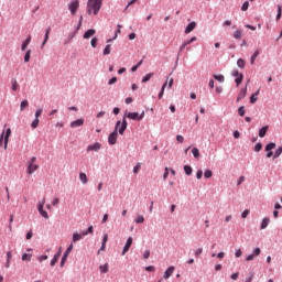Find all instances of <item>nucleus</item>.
Wrapping results in <instances>:
<instances>
[{"label": "nucleus", "mask_w": 282, "mask_h": 282, "mask_svg": "<svg viewBox=\"0 0 282 282\" xmlns=\"http://www.w3.org/2000/svg\"><path fill=\"white\" fill-rule=\"evenodd\" d=\"M174 272H175V267H169L164 272V275H163L164 279H171Z\"/></svg>", "instance_id": "nucleus-13"}, {"label": "nucleus", "mask_w": 282, "mask_h": 282, "mask_svg": "<svg viewBox=\"0 0 282 282\" xmlns=\"http://www.w3.org/2000/svg\"><path fill=\"white\" fill-rule=\"evenodd\" d=\"M10 261H12V251L7 252V263L6 268H10Z\"/></svg>", "instance_id": "nucleus-26"}, {"label": "nucleus", "mask_w": 282, "mask_h": 282, "mask_svg": "<svg viewBox=\"0 0 282 282\" xmlns=\"http://www.w3.org/2000/svg\"><path fill=\"white\" fill-rule=\"evenodd\" d=\"M164 89H166V83L163 84L161 91L159 93V98L162 99V96H164Z\"/></svg>", "instance_id": "nucleus-50"}, {"label": "nucleus", "mask_w": 282, "mask_h": 282, "mask_svg": "<svg viewBox=\"0 0 282 282\" xmlns=\"http://www.w3.org/2000/svg\"><path fill=\"white\" fill-rule=\"evenodd\" d=\"M28 107H30V102L28 101V99L22 100L20 104V111H24L25 109H28Z\"/></svg>", "instance_id": "nucleus-22"}, {"label": "nucleus", "mask_w": 282, "mask_h": 282, "mask_svg": "<svg viewBox=\"0 0 282 282\" xmlns=\"http://www.w3.org/2000/svg\"><path fill=\"white\" fill-rule=\"evenodd\" d=\"M39 122L40 120L35 118L31 123L32 129H36L39 127Z\"/></svg>", "instance_id": "nucleus-47"}, {"label": "nucleus", "mask_w": 282, "mask_h": 282, "mask_svg": "<svg viewBox=\"0 0 282 282\" xmlns=\"http://www.w3.org/2000/svg\"><path fill=\"white\" fill-rule=\"evenodd\" d=\"M231 75L236 77L235 83L237 87H239V85L243 83V74L239 73V70L236 69L232 70Z\"/></svg>", "instance_id": "nucleus-7"}, {"label": "nucleus", "mask_w": 282, "mask_h": 282, "mask_svg": "<svg viewBox=\"0 0 282 282\" xmlns=\"http://www.w3.org/2000/svg\"><path fill=\"white\" fill-rule=\"evenodd\" d=\"M241 36H243V32L241 30L234 32V39H241Z\"/></svg>", "instance_id": "nucleus-31"}, {"label": "nucleus", "mask_w": 282, "mask_h": 282, "mask_svg": "<svg viewBox=\"0 0 282 282\" xmlns=\"http://www.w3.org/2000/svg\"><path fill=\"white\" fill-rule=\"evenodd\" d=\"M248 8H250V3L248 1H246L242 7H241V10L242 12H246L248 10Z\"/></svg>", "instance_id": "nucleus-48"}, {"label": "nucleus", "mask_w": 282, "mask_h": 282, "mask_svg": "<svg viewBox=\"0 0 282 282\" xmlns=\"http://www.w3.org/2000/svg\"><path fill=\"white\" fill-rule=\"evenodd\" d=\"M6 132H2L0 135V147H4L6 148Z\"/></svg>", "instance_id": "nucleus-34"}, {"label": "nucleus", "mask_w": 282, "mask_h": 282, "mask_svg": "<svg viewBox=\"0 0 282 282\" xmlns=\"http://www.w3.org/2000/svg\"><path fill=\"white\" fill-rule=\"evenodd\" d=\"M195 41H197V37L196 36H194V37H192L189 41H187V42H184L182 45H181V47H180V52H183V50L186 47V45H191V43H195Z\"/></svg>", "instance_id": "nucleus-19"}, {"label": "nucleus", "mask_w": 282, "mask_h": 282, "mask_svg": "<svg viewBox=\"0 0 282 282\" xmlns=\"http://www.w3.org/2000/svg\"><path fill=\"white\" fill-rule=\"evenodd\" d=\"M111 54V44H108L104 50V56H109Z\"/></svg>", "instance_id": "nucleus-29"}, {"label": "nucleus", "mask_w": 282, "mask_h": 282, "mask_svg": "<svg viewBox=\"0 0 282 282\" xmlns=\"http://www.w3.org/2000/svg\"><path fill=\"white\" fill-rule=\"evenodd\" d=\"M204 177H206L207 180H209V177H213V171L206 170L204 173Z\"/></svg>", "instance_id": "nucleus-45"}, {"label": "nucleus", "mask_w": 282, "mask_h": 282, "mask_svg": "<svg viewBox=\"0 0 282 282\" xmlns=\"http://www.w3.org/2000/svg\"><path fill=\"white\" fill-rule=\"evenodd\" d=\"M268 129H270V127L264 126L259 130V138H265V134L268 133Z\"/></svg>", "instance_id": "nucleus-20"}, {"label": "nucleus", "mask_w": 282, "mask_h": 282, "mask_svg": "<svg viewBox=\"0 0 282 282\" xmlns=\"http://www.w3.org/2000/svg\"><path fill=\"white\" fill-rule=\"evenodd\" d=\"M269 224H270V218H263L261 223V230H265Z\"/></svg>", "instance_id": "nucleus-24"}, {"label": "nucleus", "mask_w": 282, "mask_h": 282, "mask_svg": "<svg viewBox=\"0 0 282 282\" xmlns=\"http://www.w3.org/2000/svg\"><path fill=\"white\" fill-rule=\"evenodd\" d=\"M281 153H282V145L279 147V148L275 150L274 155H273L274 160H276V158H280V156H281Z\"/></svg>", "instance_id": "nucleus-30"}, {"label": "nucleus", "mask_w": 282, "mask_h": 282, "mask_svg": "<svg viewBox=\"0 0 282 282\" xmlns=\"http://www.w3.org/2000/svg\"><path fill=\"white\" fill-rule=\"evenodd\" d=\"M97 43H98V39L93 37L90 41L91 47H96Z\"/></svg>", "instance_id": "nucleus-57"}, {"label": "nucleus", "mask_w": 282, "mask_h": 282, "mask_svg": "<svg viewBox=\"0 0 282 282\" xmlns=\"http://www.w3.org/2000/svg\"><path fill=\"white\" fill-rule=\"evenodd\" d=\"M151 257V251L150 250H145L143 253V259H149Z\"/></svg>", "instance_id": "nucleus-59"}, {"label": "nucleus", "mask_w": 282, "mask_h": 282, "mask_svg": "<svg viewBox=\"0 0 282 282\" xmlns=\"http://www.w3.org/2000/svg\"><path fill=\"white\" fill-rule=\"evenodd\" d=\"M176 140L182 144V142H184V137H182V134H177Z\"/></svg>", "instance_id": "nucleus-64"}, {"label": "nucleus", "mask_w": 282, "mask_h": 282, "mask_svg": "<svg viewBox=\"0 0 282 282\" xmlns=\"http://www.w3.org/2000/svg\"><path fill=\"white\" fill-rule=\"evenodd\" d=\"M141 166H142V165H141L140 163H138V164L133 167V173H135V174L140 173Z\"/></svg>", "instance_id": "nucleus-52"}, {"label": "nucleus", "mask_w": 282, "mask_h": 282, "mask_svg": "<svg viewBox=\"0 0 282 282\" xmlns=\"http://www.w3.org/2000/svg\"><path fill=\"white\" fill-rule=\"evenodd\" d=\"M83 239V236L80 234H74L73 235V241L76 243V241H80Z\"/></svg>", "instance_id": "nucleus-40"}, {"label": "nucleus", "mask_w": 282, "mask_h": 282, "mask_svg": "<svg viewBox=\"0 0 282 282\" xmlns=\"http://www.w3.org/2000/svg\"><path fill=\"white\" fill-rule=\"evenodd\" d=\"M43 206H45V199H43L42 203H39V205H37L39 213L43 212Z\"/></svg>", "instance_id": "nucleus-49"}, {"label": "nucleus", "mask_w": 282, "mask_h": 282, "mask_svg": "<svg viewBox=\"0 0 282 282\" xmlns=\"http://www.w3.org/2000/svg\"><path fill=\"white\" fill-rule=\"evenodd\" d=\"M22 261H32V253H24L22 256Z\"/></svg>", "instance_id": "nucleus-35"}, {"label": "nucleus", "mask_w": 282, "mask_h": 282, "mask_svg": "<svg viewBox=\"0 0 282 282\" xmlns=\"http://www.w3.org/2000/svg\"><path fill=\"white\" fill-rule=\"evenodd\" d=\"M101 149H102V145L99 142H96L87 147V152L89 153V151H95L96 153H98V151H100Z\"/></svg>", "instance_id": "nucleus-8"}, {"label": "nucleus", "mask_w": 282, "mask_h": 282, "mask_svg": "<svg viewBox=\"0 0 282 282\" xmlns=\"http://www.w3.org/2000/svg\"><path fill=\"white\" fill-rule=\"evenodd\" d=\"M99 269H100L101 274H107V272H109V264L106 263L104 265H100Z\"/></svg>", "instance_id": "nucleus-25"}, {"label": "nucleus", "mask_w": 282, "mask_h": 282, "mask_svg": "<svg viewBox=\"0 0 282 282\" xmlns=\"http://www.w3.org/2000/svg\"><path fill=\"white\" fill-rule=\"evenodd\" d=\"M35 171H39V164H36V156H33L30 160L26 173L28 175H32Z\"/></svg>", "instance_id": "nucleus-4"}, {"label": "nucleus", "mask_w": 282, "mask_h": 282, "mask_svg": "<svg viewBox=\"0 0 282 282\" xmlns=\"http://www.w3.org/2000/svg\"><path fill=\"white\" fill-rule=\"evenodd\" d=\"M11 89L12 91H19V82L17 79H11Z\"/></svg>", "instance_id": "nucleus-23"}, {"label": "nucleus", "mask_w": 282, "mask_h": 282, "mask_svg": "<svg viewBox=\"0 0 282 282\" xmlns=\"http://www.w3.org/2000/svg\"><path fill=\"white\" fill-rule=\"evenodd\" d=\"M272 149H276V143L271 142L265 145V151H272Z\"/></svg>", "instance_id": "nucleus-28"}, {"label": "nucleus", "mask_w": 282, "mask_h": 282, "mask_svg": "<svg viewBox=\"0 0 282 282\" xmlns=\"http://www.w3.org/2000/svg\"><path fill=\"white\" fill-rule=\"evenodd\" d=\"M31 41H32V36L29 35L21 45L22 52H25V50H28V46L30 45Z\"/></svg>", "instance_id": "nucleus-16"}, {"label": "nucleus", "mask_w": 282, "mask_h": 282, "mask_svg": "<svg viewBox=\"0 0 282 282\" xmlns=\"http://www.w3.org/2000/svg\"><path fill=\"white\" fill-rule=\"evenodd\" d=\"M246 94H248V86L240 89L238 97H237V102H239V100H243V98H246Z\"/></svg>", "instance_id": "nucleus-11"}, {"label": "nucleus", "mask_w": 282, "mask_h": 282, "mask_svg": "<svg viewBox=\"0 0 282 282\" xmlns=\"http://www.w3.org/2000/svg\"><path fill=\"white\" fill-rule=\"evenodd\" d=\"M195 28H197V23L191 22L185 29V34H191V32H193V30H195Z\"/></svg>", "instance_id": "nucleus-15"}, {"label": "nucleus", "mask_w": 282, "mask_h": 282, "mask_svg": "<svg viewBox=\"0 0 282 282\" xmlns=\"http://www.w3.org/2000/svg\"><path fill=\"white\" fill-rule=\"evenodd\" d=\"M31 54H32L31 50L26 51V53L24 55V63H30Z\"/></svg>", "instance_id": "nucleus-37"}, {"label": "nucleus", "mask_w": 282, "mask_h": 282, "mask_svg": "<svg viewBox=\"0 0 282 282\" xmlns=\"http://www.w3.org/2000/svg\"><path fill=\"white\" fill-rule=\"evenodd\" d=\"M237 65L238 67H240L241 69H243V67H246V61L243 58H239L237 61Z\"/></svg>", "instance_id": "nucleus-33"}, {"label": "nucleus", "mask_w": 282, "mask_h": 282, "mask_svg": "<svg viewBox=\"0 0 282 282\" xmlns=\"http://www.w3.org/2000/svg\"><path fill=\"white\" fill-rule=\"evenodd\" d=\"M260 52L256 51L253 55L251 56V65H254V61H257V56H259Z\"/></svg>", "instance_id": "nucleus-43"}, {"label": "nucleus", "mask_w": 282, "mask_h": 282, "mask_svg": "<svg viewBox=\"0 0 282 282\" xmlns=\"http://www.w3.org/2000/svg\"><path fill=\"white\" fill-rule=\"evenodd\" d=\"M120 127H122L121 121H117L115 126V131L108 137L109 144L113 145L118 141V133H120Z\"/></svg>", "instance_id": "nucleus-3"}, {"label": "nucleus", "mask_w": 282, "mask_h": 282, "mask_svg": "<svg viewBox=\"0 0 282 282\" xmlns=\"http://www.w3.org/2000/svg\"><path fill=\"white\" fill-rule=\"evenodd\" d=\"M83 124H85V119H77L70 122L72 129H76V127H83Z\"/></svg>", "instance_id": "nucleus-14"}, {"label": "nucleus", "mask_w": 282, "mask_h": 282, "mask_svg": "<svg viewBox=\"0 0 282 282\" xmlns=\"http://www.w3.org/2000/svg\"><path fill=\"white\" fill-rule=\"evenodd\" d=\"M78 8H80V2L78 0H73L69 4H68V10L70 11V13L73 15H76V12H78Z\"/></svg>", "instance_id": "nucleus-5"}, {"label": "nucleus", "mask_w": 282, "mask_h": 282, "mask_svg": "<svg viewBox=\"0 0 282 282\" xmlns=\"http://www.w3.org/2000/svg\"><path fill=\"white\" fill-rule=\"evenodd\" d=\"M61 250L54 256V258L51 260V265L52 268H54V265H56V263H58V259H61Z\"/></svg>", "instance_id": "nucleus-18"}, {"label": "nucleus", "mask_w": 282, "mask_h": 282, "mask_svg": "<svg viewBox=\"0 0 282 282\" xmlns=\"http://www.w3.org/2000/svg\"><path fill=\"white\" fill-rule=\"evenodd\" d=\"M83 235L84 237L87 235H94V226H89L87 231H84Z\"/></svg>", "instance_id": "nucleus-42"}, {"label": "nucleus", "mask_w": 282, "mask_h": 282, "mask_svg": "<svg viewBox=\"0 0 282 282\" xmlns=\"http://www.w3.org/2000/svg\"><path fill=\"white\" fill-rule=\"evenodd\" d=\"M50 32H52V28H48L46 31H45V35H44V41L42 43V48L45 47L47 41H50Z\"/></svg>", "instance_id": "nucleus-17"}, {"label": "nucleus", "mask_w": 282, "mask_h": 282, "mask_svg": "<svg viewBox=\"0 0 282 282\" xmlns=\"http://www.w3.org/2000/svg\"><path fill=\"white\" fill-rule=\"evenodd\" d=\"M184 171H185V174L193 175V167H191V165H185Z\"/></svg>", "instance_id": "nucleus-32"}, {"label": "nucleus", "mask_w": 282, "mask_h": 282, "mask_svg": "<svg viewBox=\"0 0 282 282\" xmlns=\"http://www.w3.org/2000/svg\"><path fill=\"white\" fill-rule=\"evenodd\" d=\"M202 252H204V249L203 248H198L196 251H195V257H199L202 254Z\"/></svg>", "instance_id": "nucleus-60"}, {"label": "nucleus", "mask_w": 282, "mask_h": 282, "mask_svg": "<svg viewBox=\"0 0 282 282\" xmlns=\"http://www.w3.org/2000/svg\"><path fill=\"white\" fill-rule=\"evenodd\" d=\"M101 8H102V0H88L87 2V13L89 15L98 14Z\"/></svg>", "instance_id": "nucleus-2"}, {"label": "nucleus", "mask_w": 282, "mask_h": 282, "mask_svg": "<svg viewBox=\"0 0 282 282\" xmlns=\"http://www.w3.org/2000/svg\"><path fill=\"white\" fill-rule=\"evenodd\" d=\"M250 102H251V105H254L257 102V96L256 95H251Z\"/></svg>", "instance_id": "nucleus-61"}, {"label": "nucleus", "mask_w": 282, "mask_h": 282, "mask_svg": "<svg viewBox=\"0 0 282 282\" xmlns=\"http://www.w3.org/2000/svg\"><path fill=\"white\" fill-rule=\"evenodd\" d=\"M203 175H204V172L202 170H198L196 173L197 180H202Z\"/></svg>", "instance_id": "nucleus-58"}, {"label": "nucleus", "mask_w": 282, "mask_h": 282, "mask_svg": "<svg viewBox=\"0 0 282 282\" xmlns=\"http://www.w3.org/2000/svg\"><path fill=\"white\" fill-rule=\"evenodd\" d=\"M281 14H282V7H281V4H278L276 21H279L281 19Z\"/></svg>", "instance_id": "nucleus-46"}, {"label": "nucleus", "mask_w": 282, "mask_h": 282, "mask_svg": "<svg viewBox=\"0 0 282 282\" xmlns=\"http://www.w3.org/2000/svg\"><path fill=\"white\" fill-rule=\"evenodd\" d=\"M116 83H118V77H112L109 79L108 85H116Z\"/></svg>", "instance_id": "nucleus-55"}, {"label": "nucleus", "mask_w": 282, "mask_h": 282, "mask_svg": "<svg viewBox=\"0 0 282 282\" xmlns=\"http://www.w3.org/2000/svg\"><path fill=\"white\" fill-rule=\"evenodd\" d=\"M152 77H153V73L147 74V75L142 78V83H149V80H151Z\"/></svg>", "instance_id": "nucleus-38"}, {"label": "nucleus", "mask_w": 282, "mask_h": 282, "mask_svg": "<svg viewBox=\"0 0 282 282\" xmlns=\"http://www.w3.org/2000/svg\"><path fill=\"white\" fill-rule=\"evenodd\" d=\"M192 153H193L194 158H196V160H199V149L193 148Z\"/></svg>", "instance_id": "nucleus-36"}, {"label": "nucleus", "mask_w": 282, "mask_h": 282, "mask_svg": "<svg viewBox=\"0 0 282 282\" xmlns=\"http://www.w3.org/2000/svg\"><path fill=\"white\" fill-rule=\"evenodd\" d=\"M94 34H96V30L89 29L88 31H86L84 33V39H91V36H94Z\"/></svg>", "instance_id": "nucleus-21"}, {"label": "nucleus", "mask_w": 282, "mask_h": 282, "mask_svg": "<svg viewBox=\"0 0 282 282\" xmlns=\"http://www.w3.org/2000/svg\"><path fill=\"white\" fill-rule=\"evenodd\" d=\"M79 180L83 184H87L88 180H87V174L85 173H79Z\"/></svg>", "instance_id": "nucleus-27"}, {"label": "nucleus", "mask_w": 282, "mask_h": 282, "mask_svg": "<svg viewBox=\"0 0 282 282\" xmlns=\"http://www.w3.org/2000/svg\"><path fill=\"white\" fill-rule=\"evenodd\" d=\"M165 83H166V85L169 84V88L173 87V78L167 77V80Z\"/></svg>", "instance_id": "nucleus-62"}, {"label": "nucleus", "mask_w": 282, "mask_h": 282, "mask_svg": "<svg viewBox=\"0 0 282 282\" xmlns=\"http://www.w3.org/2000/svg\"><path fill=\"white\" fill-rule=\"evenodd\" d=\"M57 204H61V199H58L57 197H55L52 202V206H56Z\"/></svg>", "instance_id": "nucleus-63"}, {"label": "nucleus", "mask_w": 282, "mask_h": 282, "mask_svg": "<svg viewBox=\"0 0 282 282\" xmlns=\"http://www.w3.org/2000/svg\"><path fill=\"white\" fill-rule=\"evenodd\" d=\"M40 215H42V217H44V219H50V215L44 209L42 212H40Z\"/></svg>", "instance_id": "nucleus-53"}, {"label": "nucleus", "mask_w": 282, "mask_h": 282, "mask_svg": "<svg viewBox=\"0 0 282 282\" xmlns=\"http://www.w3.org/2000/svg\"><path fill=\"white\" fill-rule=\"evenodd\" d=\"M48 257L47 256H40L37 258V260L40 261V263H43V261H47Z\"/></svg>", "instance_id": "nucleus-56"}, {"label": "nucleus", "mask_w": 282, "mask_h": 282, "mask_svg": "<svg viewBox=\"0 0 282 282\" xmlns=\"http://www.w3.org/2000/svg\"><path fill=\"white\" fill-rule=\"evenodd\" d=\"M127 118H129L130 120H142L144 118V111H142L141 115L138 112H127L121 121V127L119 128V135H124V131H127Z\"/></svg>", "instance_id": "nucleus-1"}, {"label": "nucleus", "mask_w": 282, "mask_h": 282, "mask_svg": "<svg viewBox=\"0 0 282 282\" xmlns=\"http://www.w3.org/2000/svg\"><path fill=\"white\" fill-rule=\"evenodd\" d=\"M238 113L239 116H241V118H243L246 116V107L243 106L239 107Z\"/></svg>", "instance_id": "nucleus-41"}, {"label": "nucleus", "mask_w": 282, "mask_h": 282, "mask_svg": "<svg viewBox=\"0 0 282 282\" xmlns=\"http://www.w3.org/2000/svg\"><path fill=\"white\" fill-rule=\"evenodd\" d=\"M259 254H261V248H256L253 253L247 256L246 261H254V258L259 257Z\"/></svg>", "instance_id": "nucleus-9"}, {"label": "nucleus", "mask_w": 282, "mask_h": 282, "mask_svg": "<svg viewBox=\"0 0 282 282\" xmlns=\"http://www.w3.org/2000/svg\"><path fill=\"white\" fill-rule=\"evenodd\" d=\"M137 224H144V216L138 215L137 218L134 219Z\"/></svg>", "instance_id": "nucleus-39"}, {"label": "nucleus", "mask_w": 282, "mask_h": 282, "mask_svg": "<svg viewBox=\"0 0 282 282\" xmlns=\"http://www.w3.org/2000/svg\"><path fill=\"white\" fill-rule=\"evenodd\" d=\"M133 245V238L132 237H129L124 247H123V250H122V257H124V254H127V252H129V248H131V246Z\"/></svg>", "instance_id": "nucleus-10"}, {"label": "nucleus", "mask_w": 282, "mask_h": 282, "mask_svg": "<svg viewBox=\"0 0 282 282\" xmlns=\"http://www.w3.org/2000/svg\"><path fill=\"white\" fill-rule=\"evenodd\" d=\"M215 80H218V83H224L225 77L224 75H214Z\"/></svg>", "instance_id": "nucleus-44"}, {"label": "nucleus", "mask_w": 282, "mask_h": 282, "mask_svg": "<svg viewBox=\"0 0 282 282\" xmlns=\"http://www.w3.org/2000/svg\"><path fill=\"white\" fill-rule=\"evenodd\" d=\"M261 149H263V145L261 143H257L254 147L256 153H259V151H261Z\"/></svg>", "instance_id": "nucleus-51"}, {"label": "nucleus", "mask_w": 282, "mask_h": 282, "mask_svg": "<svg viewBox=\"0 0 282 282\" xmlns=\"http://www.w3.org/2000/svg\"><path fill=\"white\" fill-rule=\"evenodd\" d=\"M72 250H74V243H70L68 246V248L65 250L62 260H61V268H63V265H65V261H67V258L69 257V253L72 252Z\"/></svg>", "instance_id": "nucleus-6"}, {"label": "nucleus", "mask_w": 282, "mask_h": 282, "mask_svg": "<svg viewBox=\"0 0 282 282\" xmlns=\"http://www.w3.org/2000/svg\"><path fill=\"white\" fill-rule=\"evenodd\" d=\"M10 135H12V130L8 128L4 133V150L8 149V142H10Z\"/></svg>", "instance_id": "nucleus-12"}, {"label": "nucleus", "mask_w": 282, "mask_h": 282, "mask_svg": "<svg viewBox=\"0 0 282 282\" xmlns=\"http://www.w3.org/2000/svg\"><path fill=\"white\" fill-rule=\"evenodd\" d=\"M43 115V110L40 108L35 111V118L39 119Z\"/></svg>", "instance_id": "nucleus-54"}]
</instances>
